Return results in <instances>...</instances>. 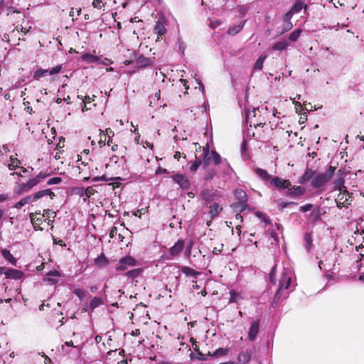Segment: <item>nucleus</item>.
I'll list each match as a JSON object with an SVG mask.
<instances>
[{"instance_id":"obj_1","label":"nucleus","mask_w":364,"mask_h":364,"mask_svg":"<svg viewBox=\"0 0 364 364\" xmlns=\"http://www.w3.org/2000/svg\"><path fill=\"white\" fill-rule=\"evenodd\" d=\"M336 168L329 166L328 170L323 173H316L314 178L311 181V186L314 188H319L326 185L333 177Z\"/></svg>"},{"instance_id":"obj_2","label":"nucleus","mask_w":364,"mask_h":364,"mask_svg":"<svg viewBox=\"0 0 364 364\" xmlns=\"http://www.w3.org/2000/svg\"><path fill=\"white\" fill-rule=\"evenodd\" d=\"M291 282V272L289 269L284 268L279 279V289L275 294L276 298H279L282 295L287 296V294H284V291L290 287Z\"/></svg>"},{"instance_id":"obj_3","label":"nucleus","mask_w":364,"mask_h":364,"mask_svg":"<svg viewBox=\"0 0 364 364\" xmlns=\"http://www.w3.org/2000/svg\"><path fill=\"white\" fill-rule=\"evenodd\" d=\"M202 156L203 157L204 167H206L209 165L211 159L213 160L215 164L216 165L220 164L221 162V157L216 151H213L211 154L210 153L209 146L208 144L203 148Z\"/></svg>"},{"instance_id":"obj_4","label":"nucleus","mask_w":364,"mask_h":364,"mask_svg":"<svg viewBox=\"0 0 364 364\" xmlns=\"http://www.w3.org/2000/svg\"><path fill=\"white\" fill-rule=\"evenodd\" d=\"M62 70V65H58L54 68H53L50 70H46V69H38L36 71H35L33 74V77L36 80H39L41 77H43L46 75L47 74H49L50 75H55L58 73Z\"/></svg>"},{"instance_id":"obj_5","label":"nucleus","mask_w":364,"mask_h":364,"mask_svg":"<svg viewBox=\"0 0 364 364\" xmlns=\"http://www.w3.org/2000/svg\"><path fill=\"white\" fill-rule=\"evenodd\" d=\"M171 178L182 189L188 190L190 188V181L185 175L176 173Z\"/></svg>"},{"instance_id":"obj_6","label":"nucleus","mask_w":364,"mask_h":364,"mask_svg":"<svg viewBox=\"0 0 364 364\" xmlns=\"http://www.w3.org/2000/svg\"><path fill=\"white\" fill-rule=\"evenodd\" d=\"M270 183L280 190L287 189L291 186L289 180L282 179L278 176H273L271 178Z\"/></svg>"},{"instance_id":"obj_7","label":"nucleus","mask_w":364,"mask_h":364,"mask_svg":"<svg viewBox=\"0 0 364 364\" xmlns=\"http://www.w3.org/2000/svg\"><path fill=\"white\" fill-rule=\"evenodd\" d=\"M348 198L349 193L346 190L340 191L335 200L337 207L339 208L342 207L347 208L350 205V203H348Z\"/></svg>"},{"instance_id":"obj_8","label":"nucleus","mask_w":364,"mask_h":364,"mask_svg":"<svg viewBox=\"0 0 364 364\" xmlns=\"http://www.w3.org/2000/svg\"><path fill=\"white\" fill-rule=\"evenodd\" d=\"M286 191V196L292 198H296L300 196H302L305 193V188L301 186H294L291 188V187L287 188Z\"/></svg>"},{"instance_id":"obj_9","label":"nucleus","mask_w":364,"mask_h":364,"mask_svg":"<svg viewBox=\"0 0 364 364\" xmlns=\"http://www.w3.org/2000/svg\"><path fill=\"white\" fill-rule=\"evenodd\" d=\"M235 196L238 200V206L241 210L244 209L247 201V194L242 189H237L235 191Z\"/></svg>"},{"instance_id":"obj_10","label":"nucleus","mask_w":364,"mask_h":364,"mask_svg":"<svg viewBox=\"0 0 364 364\" xmlns=\"http://www.w3.org/2000/svg\"><path fill=\"white\" fill-rule=\"evenodd\" d=\"M119 265L117 267L118 270H124L127 266L134 267L136 265V260L129 257H124L119 260Z\"/></svg>"},{"instance_id":"obj_11","label":"nucleus","mask_w":364,"mask_h":364,"mask_svg":"<svg viewBox=\"0 0 364 364\" xmlns=\"http://www.w3.org/2000/svg\"><path fill=\"white\" fill-rule=\"evenodd\" d=\"M259 328V320H255L251 323L250 328L248 332V339L250 341H254L256 338V336L258 333Z\"/></svg>"},{"instance_id":"obj_12","label":"nucleus","mask_w":364,"mask_h":364,"mask_svg":"<svg viewBox=\"0 0 364 364\" xmlns=\"http://www.w3.org/2000/svg\"><path fill=\"white\" fill-rule=\"evenodd\" d=\"M258 108H254L252 112H246V120L247 122H250V127H252V125L255 127V129H257V127H262L264 123H262L261 122H253L251 119V115H253V117H256L257 112H258Z\"/></svg>"},{"instance_id":"obj_13","label":"nucleus","mask_w":364,"mask_h":364,"mask_svg":"<svg viewBox=\"0 0 364 364\" xmlns=\"http://www.w3.org/2000/svg\"><path fill=\"white\" fill-rule=\"evenodd\" d=\"M38 184L37 179H35V178H30L26 183H23L19 185V191L21 193L28 192Z\"/></svg>"},{"instance_id":"obj_14","label":"nucleus","mask_w":364,"mask_h":364,"mask_svg":"<svg viewBox=\"0 0 364 364\" xmlns=\"http://www.w3.org/2000/svg\"><path fill=\"white\" fill-rule=\"evenodd\" d=\"M184 241L182 239L178 240L175 245L169 249V253L171 256L178 255L184 248Z\"/></svg>"},{"instance_id":"obj_15","label":"nucleus","mask_w":364,"mask_h":364,"mask_svg":"<svg viewBox=\"0 0 364 364\" xmlns=\"http://www.w3.org/2000/svg\"><path fill=\"white\" fill-rule=\"evenodd\" d=\"M252 355V350L247 349L238 355L237 360L240 364H247L250 360Z\"/></svg>"},{"instance_id":"obj_16","label":"nucleus","mask_w":364,"mask_h":364,"mask_svg":"<svg viewBox=\"0 0 364 364\" xmlns=\"http://www.w3.org/2000/svg\"><path fill=\"white\" fill-rule=\"evenodd\" d=\"M316 172L314 170L307 168L304 174L302 175L301 179L299 180V183L304 184L310 180L311 181L313 180V178H314Z\"/></svg>"},{"instance_id":"obj_17","label":"nucleus","mask_w":364,"mask_h":364,"mask_svg":"<svg viewBox=\"0 0 364 364\" xmlns=\"http://www.w3.org/2000/svg\"><path fill=\"white\" fill-rule=\"evenodd\" d=\"M45 196H49L51 199H53L55 196V193L53 191H51L50 189H45L36 192L33 196V200H38Z\"/></svg>"},{"instance_id":"obj_18","label":"nucleus","mask_w":364,"mask_h":364,"mask_svg":"<svg viewBox=\"0 0 364 364\" xmlns=\"http://www.w3.org/2000/svg\"><path fill=\"white\" fill-rule=\"evenodd\" d=\"M255 173L257 174L258 177H259L264 181H269L271 178H272V176H271L266 170H264L260 168H255Z\"/></svg>"},{"instance_id":"obj_19","label":"nucleus","mask_w":364,"mask_h":364,"mask_svg":"<svg viewBox=\"0 0 364 364\" xmlns=\"http://www.w3.org/2000/svg\"><path fill=\"white\" fill-rule=\"evenodd\" d=\"M6 278H11L14 279H19L21 278L23 273L22 272L15 269H9L4 272Z\"/></svg>"},{"instance_id":"obj_20","label":"nucleus","mask_w":364,"mask_h":364,"mask_svg":"<svg viewBox=\"0 0 364 364\" xmlns=\"http://www.w3.org/2000/svg\"><path fill=\"white\" fill-rule=\"evenodd\" d=\"M151 64V60L144 55H140L136 60V65L138 68H144Z\"/></svg>"},{"instance_id":"obj_21","label":"nucleus","mask_w":364,"mask_h":364,"mask_svg":"<svg viewBox=\"0 0 364 364\" xmlns=\"http://www.w3.org/2000/svg\"><path fill=\"white\" fill-rule=\"evenodd\" d=\"M154 31L158 35V38H162L166 32V28L163 23L157 21L154 26Z\"/></svg>"},{"instance_id":"obj_22","label":"nucleus","mask_w":364,"mask_h":364,"mask_svg":"<svg viewBox=\"0 0 364 364\" xmlns=\"http://www.w3.org/2000/svg\"><path fill=\"white\" fill-rule=\"evenodd\" d=\"M1 252L5 259L9 261L12 265H16V259L12 255L9 250L3 249Z\"/></svg>"},{"instance_id":"obj_23","label":"nucleus","mask_w":364,"mask_h":364,"mask_svg":"<svg viewBox=\"0 0 364 364\" xmlns=\"http://www.w3.org/2000/svg\"><path fill=\"white\" fill-rule=\"evenodd\" d=\"M245 23V21H243L237 25L230 27L228 31V33L231 36L237 34L243 28Z\"/></svg>"},{"instance_id":"obj_24","label":"nucleus","mask_w":364,"mask_h":364,"mask_svg":"<svg viewBox=\"0 0 364 364\" xmlns=\"http://www.w3.org/2000/svg\"><path fill=\"white\" fill-rule=\"evenodd\" d=\"M289 46V43L287 40L278 41L272 47L274 50L282 51L286 50Z\"/></svg>"},{"instance_id":"obj_25","label":"nucleus","mask_w":364,"mask_h":364,"mask_svg":"<svg viewBox=\"0 0 364 364\" xmlns=\"http://www.w3.org/2000/svg\"><path fill=\"white\" fill-rule=\"evenodd\" d=\"M34 200H33V196H26L23 198H22L21 200H19L18 202H17L15 205H14V208H17V209H20L21 208L23 205H26V204H28L31 202H33Z\"/></svg>"},{"instance_id":"obj_26","label":"nucleus","mask_w":364,"mask_h":364,"mask_svg":"<svg viewBox=\"0 0 364 364\" xmlns=\"http://www.w3.org/2000/svg\"><path fill=\"white\" fill-rule=\"evenodd\" d=\"M222 210L223 208L218 203H215L210 206L209 213L211 218H213L218 216Z\"/></svg>"},{"instance_id":"obj_27","label":"nucleus","mask_w":364,"mask_h":364,"mask_svg":"<svg viewBox=\"0 0 364 364\" xmlns=\"http://www.w3.org/2000/svg\"><path fill=\"white\" fill-rule=\"evenodd\" d=\"M82 59L89 63H97L100 60L99 57L90 53H85L82 55Z\"/></svg>"},{"instance_id":"obj_28","label":"nucleus","mask_w":364,"mask_h":364,"mask_svg":"<svg viewBox=\"0 0 364 364\" xmlns=\"http://www.w3.org/2000/svg\"><path fill=\"white\" fill-rule=\"evenodd\" d=\"M307 6L304 4L302 1H297L291 8V10L294 13H299L301 11V9H306Z\"/></svg>"},{"instance_id":"obj_29","label":"nucleus","mask_w":364,"mask_h":364,"mask_svg":"<svg viewBox=\"0 0 364 364\" xmlns=\"http://www.w3.org/2000/svg\"><path fill=\"white\" fill-rule=\"evenodd\" d=\"M304 246L306 250L309 252L312 248V236L310 233L307 232L304 235Z\"/></svg>"},{"instance_id":"obj_30","label":"nucleus","mask_w":364,"mask_h":364,"mask_svg":"<svg viewBox=\"0 0 364 364\" xmlns=\"http://www.w3.org/2000/svg\"><path fill=\"white\" fill-rule=\"evenodd\" d=\"M103 304V300L100 297L95 296L90 301V308L93 311L97 307Z\"/></svg>"},{"instance_id":"obj_31","label":"nucleus","mask_w":364,"mask_h":364,"mask_svg":"<svg viewBox=\"0 0 364 364\" xmlns=\"http://www.w3.org/2000/svg\"><path fill=\"white\" fill-rule=\"evenodd\" d=\"M182 272L186 276H191L196 277L199 273L189 267H183L181 268Z\"/></svg>"},{"instance_id":"obj_32","label":"nucleus","mask_w":364,"mask_h":364,"mask_svg":"<svg viewBox=\"0 0 364 364\" xmlns=\"http://www.w3.org/2000/svg\"><path fill=\"white\" fill-rule=\"evenodd\" d=\"M301 32L302 31L301 29H296L291 33H290V35L289 36V40L291 42H296L301 36Z\"/></svg>"},{"instance_id":"obj_33","label":"nucleus","mask_w":364,"mask_h":364,"mask_svg":"<svg viewBox=\"0 0 364 364\" xmlns=\"http://www.w3.org/2000/svg\"><path fill=\"white\" fill-rule=\"evenodd\" d=\"M267 58L266 55H261L255 62L254 69L255 70H261L263 67L264 62Z\"/></svg>"},{"instance_id":"obj_34","label":"nucleus","mask_w":364,"mask_h":364,"mask_svg":"<svg viewBox=\"0 0 364 364\" xmlns=\"http://www.w3.org/2000/svg\"><path fill=\"white\" fill-rule=\"evenodd\" d=\"M292 27H293V24L291 22L284 21V23L282 26V29L279 33V36H281V35L287 33V31L291 30L292 28Z\"/></svg>"},{"instance_id":"obj_35","label":"nucleus","mask_w":364,"mask_h":364,"mask_svg":"<svg viewBox=\"0 0 364 364\" xmlns=\"http://www.w3.org/2000/svg\"><path fill=\"white\" fill-rule=\"evenodd\" d=\"M95 263L98 266L106 265L107 264V259L105 255H101L95 259Z\"/></svg>"},{"instance_id":"obj_36","label":"nucleus","mask_w":364,"mask_h":364,"mask_svg":"<svg viewBox=\"0 0 364 364\" xmlns=\"http://www.w3.org/2000/svg\"><path fill=\"white\" fill-rule=\"evenodd\" d=\"M203 164V159L201 161L200 159H196L195 161L192 163V164L190 166V171L191 172H196L200 165Z\"/></svg>"},{"instance_id":"obj_37","label":"nucleus","mask_w":364,"mask_h":364,"mask_svg":"<svg viewBox=\"0 0 364 364\" xmlns=\"http://www.w3.org/2000/svg\"><path fill=\"white\" fill-rule=\"evenodd\" d=\"M216 174V171L215 169H208L206 173L204 174L203 178L205 181H208L212 179Z\"/></svg>"},{"instance_id":"obj_38","label":"nucleus","mask_w":364,"mask_h":364,"mask_svg":"<svg viewBox=\"0 0 364 364\" xmlns=\"http://www.w3.org/2000/svg\"><path fill=\"white\" fill-rule=\"evenodd\" d=\"M321 215V210L319 208H316L311 213V217L314 219V220H320Z\"/></svg>"},{"instance_id":"obj_39","label":"nucleus","mask_w":364,"mask_h":364,"mask_svg":"<svg viewBox=\"0 0 364 364\" xmlns=\"http://www.w3.org/2000/svg\"><path fill=\"white\" fill-rule=\"evenodd\" d=\"M141 272L140 269H134L130 271H128L126 273V275L129 278H136L137 277Z\"/></svg>"},{"instance_id":"obj_40","label":"nucleus","mask_w":364,"mask_h":364,"mask_svg":"<svg viewBox=\"0 0 364 364\" xmlns=\"http://www.w3.org/2000/svg\"><path fill=\"white\" fill-rule=\"evenodd\" d=\"M344 181L342 178L336 180L334 181L335 188L342 191L343 188H345V186H343Z\"/></svg>"},{"instance_id":"obj_41","label":"nucleus","mask_w":364,"mask_h":364,"mask_svg":"<svg viewBox=\"0 0 364 364\" xmlns=\"http://www.w3.org/2000/svg\"><path fill=\"white\" fill-rule=\"evenodd\" d=\"M73 292L81 301H82L85 296V291L82 289H75Z\"/></svg>"},{"instance_id":"obj_42","label":"nucleus","mask_w":364,"mask_h":364,"mask_svg":"<svg viewBox=\"0 0 364 364\" xmlns=\"http://www.w3.org/2000/svg\"><path fill=\"white\" fill-rule=\"evenodd\" d=\"M62 181V178L60 177H53L50 178L47 181V185L51 186L53 184H59Z\"/></svg>"},{"instance_id":"obj_43","label":"nucleus","mask_w":364,"mask_h":364,"mask_svg":"<svg viewBox=\"0 0 364 364\" xmlns=\"http://www.w3.org/2000/svg\"><path fill=\"white\" fill-rule=\"evenodd\" d=\"M294 14V13L290 9L283 16V21L291 22V18H292Z\"/></svg>"},{"instance_id":"obj_44","label":"nucleus","mask_w":364,"mask_h":364,"mask_svg":"<svg viewBox=\"0 0 364 364\" xmlns=\"http://www.w3.org/2000/svg\"><path fill=\"white\" fill-rule=\"evenodd\" d=\"M257 216L260 218L263 222H264L265 223H269V219L268 218V216H267L266 214L262 213V212H257L256 213Z\"/></svg>"},{"instance_id":"obj_45","label":"nucleus","mask_w":364,"mask_h":364,"mask_svg":"<svg viewBox=\"0 0 364 364\" xmlns=\"http://www.w3.org/2000/svg\"><path fill=\"white\" fill-rule=\"evenodd\" d=\"M239 298H240V294H238L234 291H232L230 292V302H237V301Z\"/></svg>"},{"instance_id":"obj_46","label":"nucleus","mask_w":364,"mask_h":364,"mask_svg":"<svg viewBox=\"0 0 364 364\" xmlns=\"http://www.w3.org/2000/svg\"><path fill=\"white\" fill-rule=\"evenodd\" d=\"M49 176V173L40 172L38 175L36 176L35 179H37L38 183L41 182V180L46 178Z\"/></svg>"},{"instance_id":"obj_47","label":"nucleus","mask_w":364,"mask_h":364,"mask_svg":"<svg viewBox=\"0 0 364 364\" xmlns=\"http://www.w3.org/2000/svg\"><path fill=\"white\" fill-rule=\"evenodd\" d=\"M193 244H194V242L192 240H190L188 243H187V246H186V255L188 257L190 255H191V250L193 246Z\"/></svg>"},{"instance_id":"obj_48","label":"nucleus","mask_w":364,"mask_h":364,"mask_svg":"<svg viewBox=\"0 0 364 364\" xmlns=\"http://www.w3.org/2000/svg\"><path fill=\"white\" fill-rule=\"evenodd\" d=\"M96 191L91 186L87 187L85 191V194L87 197L90 198L95 193Z\"/></svg>"},{"instance_id":"obj_49","label":"nucleus","mask_w":364,"mask_h":364,"mask_svg":"<svg viewBox=\"0 0 364 364\" xmlns=\"http://www.w3.org/2000/svg\"><path fill=\"white\" fill-rule=\"evenodd\" d=\"M313 207V205L311 203L306 204L305 205L300 207V211L303 213H306L307 211H309Z\"/></svg>"},{"instance_id":"obj_50","label":"nucleus","mask_w":364,"mask_h":364,"mask_svg":"<svg viewBox=\"0 0 364 364\" xmlns=\"http://www.w3.org/2000/svg\"><path fill=\"white\" fill-rule=\"evenodd\" d=\"M102 5H103V3H102V0H93V2H92L93 7L97 8V9H101Z\"/></svg>"},{"instance_id":"obj_51","label":"nucleus","mask_w":364,"mask_h":364,"mask_svg":"<svg viewBox=\"0 0 364 364\" xmlns=\"http://www.w3.org/2000/svg\"><path fill=\"white\" fill-rule=\"evenodd\" d=\"M226 353H227L226 349L220 348L215 351L214 354L217 356H219V355H223L226 354Z\"/></svg>"},{"instance_id":"obj_52","label":"nucleus","mask_w":364,"mask_h":364,"mask_svg":"<svg viewBox=\"0 0 364 364\" xmlns=\"http://www.w3.org/2000/svg\"><path fill=\"white\" fill-rule=\"evenodd\" d=\"M46 215L47 217H50V216H52L53 218L55 217L56 215V213L54 211H52L51 210H49V209H47V210H44V214H43V216H45Z\"/></svg>"},{"instance_id":"obj_53","label":"nucleus","mask_w":364,"mask_h":364,"mask_svg":"<svg viewBox=\"0 0 364 364\" xmlns=\"http://www.w3.org/2000/svg\"><path fill=\"white\" fill-rule=\"evenodd\" d=\"M161 173H168V171L167 169L166 168H164L162 167H159L156 171H155V174L156 175H159V174H161Z\"/></svg>"},{"instance_id":"obj_54","label":"nucleus","mask_w":364,"mask_h":364,"mask_svg":"<svg viewBox=\"0 0 364 364\" xmlns=\"http://www.w3.org/2000/svg\"><path fill=\"white\" fill-rule=\"evenodd\" d=\"M92 181H107L108 179L106 178L105 176H96V177H94L92 178Z\"/></svg>"},{"instance_id":"obj_55","label":"nucleus","mask_w":364,"mask_h":364,"mask_svg":"<svg viewBox=\"0 0 364 364\" xmlns=\"http://www.w3.org/2000/svg\"><path fill=\"white\" fill-rule=\"evenodd\" d=\"M47 276L60 277V273L57 270H52L47 274Z\"/></svg>"},{"instance_id":"obj_56","label":"nucleus","mask_w":364,"mask_h":364,"mask_svg":"<svg viewBox=\"0 0 364 364\" xmlns=\"http://www.w3.org/2000/svg\"><path fill=\"white\" fill-rule=\"evenodd\" d=\"M223 245L221 244V247L220 248L214 247L213 250V253L215 254V255L220 254L223 251Z\"/></svg>"},{"instance_id":"obj_57","label":"nucleus","mask_w":364,"mask_h":364,"mask_svg":"<svg viewBox=\"0 0 364 364\" xmlns=\"http://www.w3.org/2000/svg\"><path fill=\"white\" fill-rule=\"evenodd\" d=\"M291 204H295V203L294 202H281L279 203V206L282 208H287L289 205H291Z\"/></svg>"},{"instance_id":"obj_58","label":"nucleus","mask_w":364,"mask_h":364,"mask_svg":"<svg viewBox=\"0 0 364 364\" xmlns=\"http://www.w3.org/2000/svg\"><path fill=\"white\" fill-rule=\"evenodd\" d=\"M106 136L107 135L108 138H112L114 136V132L111 130V129L108 128L106 129Z\"/></svg>"},{"instance_id":"obj_59","label":"nucleus","mask_w":364,"mask_h":364,"mask_svg":"<svg viewBox=\"0 0 364 364\" xmlns=\"http://www.w3.org/2000/svg\"><path fill=\"white\" fill-rule=\"evenodd\" d=\"M106 140V134H103L100 136V139L99 141L100 145L102 146V145H105V142Z\"/></svg>"},{"instance_id":"obj_60","label":"nucleus","mask_w":364,"mask_h":364,"mask_svg":"<svg viewBox=\"0 0 364 364\" xmlns=\"http://www.w3.org/2000/svg\"><path fill=\"white\" fill-rule=\"evenodd\" d=\"M275 269H276V266H274L272 269V271L269 274V277H270V280L272 282H273V279H274V273H275Z\"/></svg>"},{"instance_id":"obj_61","label":"nucleus","mask_w":364,"mask_h":364,"mask_svg":"<svg viewBox=\"0 0 364 364\" xmlns=\"http://www.w3.org/2000/svg\"><path fill=\"white\" fill-rule=\"evenodd\" d=\"M53 243L54 244H57V245H60L61 246L65 245V244L63 242V240H58L57 238H53Z\"/></svg>"},{"instance_id":"obj_62","label":"nucleus","mask_w":364,"mask_h":364,"mask_svg":"<svg viewBox=\"0 0 364 364\" xmlns=\"http://www.w3.org/2000/svg\"><path fill=\"white\" fill-rule=\"evenodd\" d=\"M252 135L253 137H255V139H259L261 137V135H262V132H259V131L257 132V133H255L254 132H252Z\"/></svg>"},{"instance_id":"obj_63","label":"nucleus","mask_w":364,"mask_h":364,"mask_svg":"<svg viewBox=\"0 0 364 364\" xmlns=\"http://www.w3.org/2000/svg\"><path fill=\"white\" fill-rule=\"evenodd\" d=\"M8 199V196L6 194H0V202L5 201Z\"/></svg>"},{"instance_id":"obj_64","label":"nucleus","mask_w":364,"mask_h":364,"mask_svg":"<svg viewBox=\"0 0 364 364\" xmlns=\"http://www.w3.org/2000/svg\"><path fill=\"white\" fill-rule=\"evenodd\" d=\"M270 234H271L272 237L274 238V240H276V241L278 240V235L275 232L272 231V232H271Z\"/></svg>"}]
</instances>
